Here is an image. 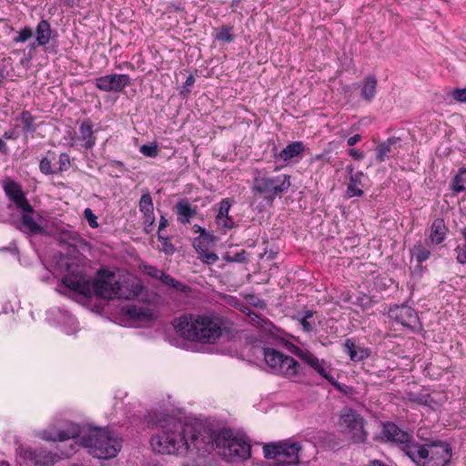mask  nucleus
<instances>
[{
    "mask_svg": "<svg viewBox=\"0 0 466 466\" xmlns=\"http://www.w3.org/2000/svg\"><path fill=\"white\" fill-rule=\"evenodd\" d=\"M139 210L143 214L145 231L149 233L155 224L153 200L149 193L143 194L139 200Z\"/></svg>",
    "mask_w": 466,
    "mask_h": 466,
    "instance_id": "16",
    "label": "nucleus"
},
{
    "mask_svg": "<svg viewBox=\"0 0 466 466\" xmlns=\"http://www.w3.org/2000/svg\"><path fill=\"white\" fill-rule=\"evenodd\" d=\"M141 269L145 274H147L156 279H159L160 274L162 273V270H160L157 268H156L152 265H149V264H142Z\"/></svg>",
    "mask_w": 466,
    "mask_h": 466,
    "instance_id": "33",
    "label": "nucleus"
},
{
    "mask_svg": "<svg viewBox=\"0 0 466 466\" xmlns=\"http://www.w3.org/2000/svg\"><path fill=\"white\" fill-rule=\"evenodd\" d=\"M407 456L418 466H445L451 457L449 444L435 442L407 447Z\"/></svg>",
    "mask_w": 466,
    "mask_h": 466,
    "instance_id": "5",
    "label": "nucleus"
},
{
    "mask_svg": "<svg viewBox=\"0 0 466 466\" xmlns=\"http://www.w3.org/2000/svg\"><path fill=\"white\" fill-rule=\"evenodd\" d=\"M36 436L48 441H65L81 436V445L93 457L107 460L116 455V441L107 431L100 428L81 430L77 424L66 420H56L47 429L38 431Z\"/></svg>",
    "mask_w": 466,
    "mask_h": 466,
    "instance_id": "2",
    "label": "nucleus"
},
{
    "mask_svg": "<svg viewBox=\"0 0 466 466\" xmlns=\"http://www.w3.org/2000/svg\"><path fill=\"white\" fill-rule=\"evenodd\" d=\"M360 139H361V136H360V135H359V134H357V135H355V136H353V137H350L348 139L347 143H348V145H349L350 147H352V146H354L355 144H357L359 141H360Z\"/></svg>",
    "mask_w": 466,
    "mask_h": 466,
    "instance_id": "47",
    "label": "nucleus"
},
{
    "mask_svg": "<svg viewBox=\"0 0 466 466\" xmlns=\"http://www.w3.org/2000/svg\"><path fill=\"white\" fill-rule=\"evenodd\" d=\"M51 38V26L46 20H41L36 26L35 40L38 46H46Z\"/></svg>",
    "mask_w": 466,
    "mask_h": 466,
    "instance_id": "24",
    "label": "nucleus"
},
{
    "mask_svg": "<svg viewBox=\"0 0 466 466\" xmlns=\"http://www.w3.org/2000/svg\"><path fill=\"white\" fill-rule=\"evenodd\" d=\"M96 86L104 91H111L116 87V75L102 76L96 79Z\"/></svg>",
    "mask_w": 466,
    "mask_h": 466,
    "instance_id": "28",
    "label": "nucleus"
},
{
    "mask_svg": "<svg viewBox=\"0 0 466 466\" xmlns=\"http://www.w3.org/2000/svg\"><path fill=\"white\" fill-rule=\"evenodd\" d=\"M182 338L202 344H214L222 335V319L212 313L183 314L173 321Z\"/></svg>",
    "mask_w": 466,
    "mask_h": 466,
    "instance_id": "3",
    "label": "nucleus"
},
{
    "mask_svg": "<svg viewBox=\"0 0 466 466\" xmlns=\"http://www.w3.org/2000/svg\"><path fill=\"white\" fill-rule=\"evenodd\" d=\"M305 150V147L303 142L295 141L289 144L286 147H284L278 155L279 159L288 162L294 157H298Z\"/></svg>",
    "mask_w": 466,
    "mask_h": 466,
    "instance_id": "21",
    "label": "nucleus"
},
{
    "mask_svg": "<svg viewBox=\"0 0 466 466\" xmlns=\"http://www.w3.org/2000/svg\"><path fill=\"white\" fill-rule=\"evenodd\" d=\"M5 192L11 201H13L18 209L29 207V203L21 188V187L14 182L9 181L5 184Z\"/></svg>",
    "mask_w": 466,
    "mask_h": 466,
    "instance_id": "17",
    "label": "nucleus"
},
{
    "mask_svg": "<svg viewBox=\"0 0 466 466\" xmlns=\"http://www.w3.org/2000/svg\"><path fill=\"white\" fill-rule=\"evenodd\" d=\"M263 357L268 369L273 373L282 374L288 378H293L299 373V364L289 355L271 348H265Z\"/></svg>",
    "mask_w": 466,
    "mask_h": 466,
    "instance_id": "6",
    "label": "nucleus"
},
{
    "mask_svg": "<svg viewBox=\"0 0 466 466\" xmlns=\"http://www.w3.org/2000/svg\"><path fill=\"white\" fill-rule=\"evenodd\" d=\"M248 316L252 325L258 328H261L265 331H270V328L272 327L270 322L264 320L256 313H249Z\"/></svg>",
    "mask_w": 466,
    "mask_h": 466,
    "instance_id": "31",
    "label": "nucleus"
},
{
    "mask_svg": "<svg viewBox=\"0 0 466 466\" xmlns=\"http://www.w3.org/2000/svg\"><path fill=\"white\" fill-rule=\"evenodd\" d=\"M176 208L177 220L182 224L189 223L190 219L196 215L195 209L187 201H179Z\"/></svg>",
    "mask_w": 466,
    "mask_h": 466,
    "instance_id": "25",
    "label": "nucleus"
},
{
    "mask_svg": "<svg viewBox=\"0 0 466 466\" xmlns=\"http://www.w3.org/2000/svg\"><path fill=\"white\" fill-rule=\"evenodd\" d=\"M347 169L350 174V182L347 187L346 194L348 198L361 197L363 190L361 189V179L363 177V172L359 171L354 173V169L351 166H348Z\"/></svg>",
    "mask_w": 466,
    "mask_h": 466,
    "instance_id": "18",
    "label": "nucleus"
},
{
    "mask_svg": "<svg viewBox=\"0 0 466 466\" xmlns=\"http://www.w3.org/2000/svg\"><path fill=\"white\" fill-rule=\"evenodd\" d=\"M199 230H201V232H202L201 235L205 234L203 229H201L200 228H197V231H199Z\"/></svg>",
    "mask_w": 466,
    "mask_h": 466,
    "instance_id": "57",
    "label": "nucleus"
},
{
    "mask_svg": "<svg viewBox=\"0 0 466 466\" xmlns=\"http://www.w3.org/2000/svg\"><path fill=\"white\" fill-rule=\"evenodd\" d=\"M157 312L149 306L128 305L118 311V325L137 326L155 321Z\"/></svg>",
    "mask_w": 466,
    "mask_h": 466,
    "instance_id": "8",
    "label": "nucleus"
},
{
    "mask_svg": "<svg viewBox=\"0 0 466 466\" xmlns=\"http://www.w3.org/2000/svg\"><path fill=\"white\" fill-rule=\"evenodd\" d=\"M127 82V76H118V87L120 86H125Z\"/></svg>",
    "mask_w": 466,
    "mask_h": 466,
    "instance_id": "50",
    "label": "nucleus"
},
{
    "mask_svg": "<svg viewBox=\"0 0 466 466\" xmlns=\"http://www.w3.org/2000/svg\"><path fill=\"white\" fill-rule=\"evenodd\" d=\"M167 226V219L161 216L158 226V233Z\"/></svg>",
    "mask_w": 466,
    "mask_h": 466,
    "instance_id": "48",
    "label": "nucleus"
},
{
    "mask_svg": "<svg viewBox=\"0 0 466 466\" xmlns=\"http://www.w3.org/2000/svg\"><path fill=\"white\" fill-rule=\"evenodd\" d=\"M232 201L229 198H224L219 203V208L216 217L228 216Z\"/></svg>",
    "mask_w": 466,
    "mask_h": 466,
    "instance_id": "34",
    "label": "nucleus"
},
{
    "mask_svg": "<svg viewBox=\"0 0 466 466\" xmlns=\"http://www.w3.org/2000/svg\"><path fill=\"white\" fill-rule=\"evenodd\" d=\"M293 352L332 385L337 384V381L331 375V366L326 360L317 358L313 353L307 350L296 348Z\"/></svg>",
    "mask_w": 466,
    "mask_h": 466,
    "instance_id": "12",
    "label": "nucleus"
},
{
    "mask_svg": "<svg viewBox=\"0 0 466 466\" xmlns=\"http://www.w3.org/2000/svg\"><path fill=\"white\" fill-rule=\"evenodd\" d=\"M457 260L458 262H460L461 264H465L466 263V253L464 252H460L457 256Z\"/></svg>",
    "mask_w": 466,
    "mask_h": 466,
    "instance_id": "49",
    "label": "nucleus"
},
{
    "mask_svg": "<svg viewBox=\"0 0 466 466\" xmlns=\"http://www.w3.org/2000/svg\"><path fill=\"white\" fill-rule=\"evenodd\" d=\"M141 280L135 275L118 270V299H133L142 291Z\"/></svg>",
    "mask_w": 466,
    "mask_h": 466,
    "instance_id": "11",
    "label": "nucleus"
},
{
    "mask_svg": "<svg viewBox=\"0 0 466 466\" xmlns=\"http://www.w3.org/2000/svg\"><path fill=\"white\" fill-rule=\"evenodd\" d=\"M452 189L456 193H460L465 190L463 185V179L461 176H456L452 181Z\"/></svg>",
    "mask_w": 466,
    "mask_h": 466,
    "instance_id": "41",
    "label": "nucleus"
},
{
    "mask_svg": "<svg viewBox=\"0 0 466 466\" xmlns=\"http://www.w3.org/2000/svg\"><path fill=\"white\" fill-rule=\"evenodd\" d=\"M451 96L459 102L465 103L466 102V86L462 87V88H456V89L452 90Z\"/></svg>",
    "mask_w": 466,
    "mask_h": 466,
    "instance_id": "39",
    "label": "nucleus"
},
{
    "mask_svg": "<svg viewBox=\"0 0 466 466\" xmlns=\"http://www.w3.org/2000/svg\"><path fill=\"white\" fill-rule=\"evenodd\" d=\"M216 223L218 227L223 230L231 229L235 225L233 218L229 216L216 217Z\"/></svg>",
    "mask_w": 466,
    "mask_h": 466,
    "instance_id": "32",
    "label": "nucleus"
},
{
    "mask_svg": "<svg viewBox=\"0 0 466 466\" xmlns=\"http://www.w3.org/2000/svg\"><path fill=\"white\" fill-rule=\"evenodd\" d=\"M140 152L146 157H156L158 153L157 147L156 145H143L140 148Z\"/></svg>",
    "mask_w": 466,
    "mask_h": 466,
    "instance_id": "37",
    "label": "nucleus"
},
{
    "mask_svg": "<svg viewBox=\"0 0 466 466\" xmlns=\"http://www.w3.org/2000/svg\"><path fill=\"white\" fill-rule=\"evenodd\" d=\"M218 38L222 41L230 42L232 41L231 28L223 27L218 35Z\"/></svg>",
    "mask_w": 466,
    "mask_h": 466,
    "instance_id": "43",
    "label": "nucleus"
},
{
    "mask_svg": "<svg viewBox=\"0 0 466 466\" xmlns=\"http://www.w3.org/2000/svg\"><path fill=\"white\" fill-rule=\"evenodd\" d=\"M22 219L19 228L26 233H43L47 226L46 219L35 212L29 205L28 208L21 209Z\"/></svg>",
    "mask_w": 466,
    "mask_h": 466,
    "instance_id": "13",
    "label": "nucleus"
},
{
    "mask_svg": "<svg viewBox=\"0 0 466 466\" xmlns=\"http://www.w3.org/2000/svg\"><path fill=\"white\" fill-rule=\"evenodd\" d=\"M6 150H7L6 144L5 143V141H4V140H2V139L0 138V152L5 153V152H6Z\"/></svg>",
    "mask_w": 466,
    "mask_h": 466,
    "instance_id": "52",
    "label": "nucleus"
},
{
    "mask_svg": "<svg viewBox=\"0 0 466 466\" xmlns=\"http://www.w3.org/2000/svg\"><path fill=\"white\" fill-rule=\"evenodd\" d=\"M382 433L388 441L400 444L406 455L407 447L417 444L411 441L412 436L409 432L401 431L394 423H386Z\"/></svg>",
    "mask_w": 466,
    "mask_h": 466,
    "instance_id": "14",
    "label": "nucleus"
},
{
    "mask_svg": "<svg viewBox=\"0 0 466 466\" xmlns=\"http://www.w3.org/2000/svg\"><path fill=\"white\" fill-rule=\"evenodd\" d=\"M411 255L418 262L421 263L430 258L431 252L428 248L419 244L413 247Z\"/></svg>",
    "mask_w": 466,
    "mask_h": 466,
    "instance_id": "30",
    "label": "nucleus"
},
{
    "mask_svg": "<svg viewBox=\"0 0 466 466\" xmlns=\"http://www.w3.org/2000/svg\"><path fill=\"white\" fill-rule=\"evenodd\" d=\"M84 215H85V218L87 220L89 226L93 228H96L98 227V223L96 221L97 218L96 216L93 213L92 209L89 208H86L84 211Z\"/></svg>",
    "mask_w": 466,
    "mask_h": 466,
    "instance_id": "38",
    "label": "nucleus"
},
{
    "mask_svg": "<svg viewBox=\"0 0 466 466\" xmlns=\"http://www.w3.org/2000/svg\"><path fill=\"white\" fill-rule=\"evenodd\" d=\"M158 280H160L163 284L170 286L183 293H187L190 291V288L187 285L175 279L173 277H171L168 274H166L164 271H162V273L160 274V278Z\"/></svg>",
    "mask_w": 466,
    "mask_h": 466,
    "instance_id": "27",
    "label": "nucleus"
},
{
    "mask_svg": "<svg viewBox=\"0 0 466 466\" xmlns=\"http://www.w3.org/2000/svg\"><path fill=\"white\" fill-rule=\"evenodd\" d=\"M321 157H322V155H317L315 157V159L319 160V159H321Z\"/></svg>",
    "mask_w": 466,
    "mask_h": 466,
    "instance_id": "56",
    "label": "nucleus"
},
{
    "mask_svg": "<svg viewBox=\"0 0 466 466\" xmlns=\"http://www.w3.org/2000/svg\"><path fill=\"white\" fill-rule=\"evenodd\" d=\"M447 234V228L442 219H436L433 221L431 226V234L429 239L435 244L441 243Z\"/></svg>",
    "mask_w": 466,
    "mask_h": 466,
    "instance_id": "23",
    "label": "nucleus"
},
{
    "mask_svg": "<svg viewBox=\"0 0 466 466\" xmlns=\"http://www.w3.org/2000/svg\"><path fill=\"white\" fill-rule=\"evenodd\" d=\"M313 317V311L312 310H307L305 311L300 318L309 319Z\"/></svg>",
    "mask_w": 466,
    "mask_h": 466,
    "instance_id": "51",
    "label": "nucleus"
},
{
    "mask_svg": "<svg viewBox=\"0 0 466 466\" xmlns=\"http://www.w3.org/2000/svg\"><path fill=\"white\" fill-rule=\"evenodd\" d=\"M377 79L375 76H368L364 79L361 95L367 101L374 98L376 94Z\"/></svg>",
    "mask_w": 466,
    "mask_h": 466,
    "instance_id": "26",
    "label": "nucleus"
},
{
    "mask_svg": "<svg viewBox=\"0 0 466 466\" xmlns=\"http://www.w3.org/2000/svg\"><path fill=\"white\" fill-rule=\"evenodd\" d=\"M349 155L356 159H359V160H361L364 158L363 152H361L358 149H354V148L349 150Z\"/></svg>",
    "mask_w": 466,
    "mask_h": 466,
    "instance_id": "44",
    "label": "nucleus"
},
{
    "mask_svg": "<svg viewBox=\"0 0 466 466\" xmlns=\"http://www.w3.org/2000/svg\"><path fill=\"white\" fill-rule=\"evenodd\" d=\"M390 315L406 327L414 328L418 323V316L415 310L408 306H396L390 309Z\"/></svg>",
    "mask_w": 466,
    "mask_h": 466,
    "instance_id": "15",
    "label": "nucleus"
},
{
    "mask_svg": "<svg viewBox=\"0 0 466 466\" xmlns=\"http://www.w3.org/2000/svg\"><path fill=\"white\" fill-rule=\"evenodd\" d=\"M399 142L396 137H390L376 147V159L384 162L393 152L394 146Z\"/></svg>",
    "mask_w": 466,
    "mask_h": 466,
    "instance_id": "22",
    "label": "nucleus"
},
{
    "mask_svg": "<svg viewBox=\"0 0 466 466\" xmlns=\"http://www.w3.org/2000/svg\"><path fill=\"white\" fill-rule=\"evenodd\" d=\"M33 35V32L29 27H25L18 32V35L14 38L15 43H24Z\"/></svg>",
    "mask_w": 466,
    "mask_h": 466,
    "instance_id": "36",
    "label": "nucleus"
},
{
    "mask_svg": "<svg viewBox=\"0 0 466 466\" xmlns=\"http://www.w3.org/2000/svg\"><path fill=\"white\" fill-rule=\"evenodd\" d=\"M70 166V157L66 153H62L59 156V170H66Z\"/></svg>",
    "mask_w": 466,
    "mask_h": 466,
    "instance_id": "42",
    "label": "nucleus"
},
{
    "mask_svg": "<svg viewBox=\"0 0 466 466\" xmlns=\"http://www.w3.org/2000/svg\"><path fill=\"white\" fill-rule=\"evenodd\" d=\"M194 82H195V78H194V76L191 75V76H189L187 78V80H186V85H187V86H192V85L194 84Z\"/></svg>",
    "mask_w": 466,
    "mask_h": 466,
    "instance_id": "53",
    "label": "nucleus"
},
{
    "mask_svg": "<svg viewBox=\"0 0 466 466\" xmlns=\"http://www.w3.org/2000/svg\"><path fill=\"white\" fill-rule=\"evenodd\" d=\"M74 452H75V451L73 450V448H71V451H68V452H66V453L64 454V456H66V457H69V456H71Z\"/></svg>",
    "mask_w": 466,
    "mask_h": 466,
    "instance_id": "54",
    "label": "nucleus"
},
{
    "mask_svg": "<svg viewBox=\"0 0 466 466\" xmlns=\"http://www.w3.org/2000/svg\"><path fill=\"white\" fill-rule=\"evenodd\" d=\"M213 241L211 236L208 234L200 235L198 238H196L193 241V246L198 252V254H201L204 252L205 248H208V245Z\"/></svg>",
    "mask_w": 466,
    "mask_h": 466,
    "instance_id": "29",
    "label": "nucleus"
},
{
    "mask_svg": "<svg viewBox=\"0 0 466 466\" xmlns=\"http://www.w3.org/2000/svg\"><path fill=\"white\" fill-rule=\"evenodd\" d=\"M161 431L151 437L152 449L160 454L185 457L196 451L201 456L218 449L227 461L250 456V444L244 435L230 430L213 431L198 420L181 421L167 418L160 421Z\"/></svg>",
    "mask_w": 466,
    "mask_h": 466,
    "instance_id": "1",
    "label": "nucleus"
},
{
    "mask_svg": "<svg viewBox=\"0 0 466 466\" xmlns=\"http://www.w3.org/2000/svg\"><path fill=\"white\" fill-rule=\"evenodd\" d=\"M63 283L85 297L95 294L106 299H112L116 296L115 274L106 269L99 270L94 282H91L82 269L69 270L63 278Z\"/></svg>",
    "mask_w": 466,
    "mask_h": 466,
    "instance_id": "4",
    "label": "nucleus"
},
{
    "mask_svg": "<svg viewBox=\"0 0 466 466\" xmlns=\"http://www.w3.org/2000/svg\"><path fill=\"white\" fill-rule=\"evenodd\" d=\"M78 139L83 142V146L86 148H92L95 146L96 137L90 120L86 119L81 123Z\"/></svg>",
    "mask_w": 466,
    "mask_h": 466,
    "instance_id": "19",
    "label": "nucleus"
},
{
    "mask_svg": "<svg viewBox=\"0 0 466 466\" xmlns=\"http://www.w3.org/2000/svg\"><path fill=\"white\" fill-rule=\"evenodd\" d=\"M199 256L203 262L208 265L214 264L218 260V256L216 253L208 250V248H205L204 252L199 254Z\"/></svg>",
    "mask_w": 466,
    "mask_h": 466,
    "instance_id": "35",
    "label": "nucleus"
},
{
    "mask_svg": "<svg viewBox=\"0 0 466 466\" xmlns=\"http://www.w3.org/2000/svg\"><path fill=\"white\" fill-rule=\"evenodd\" d=\"M0 466H11L8 462L5 461H0Z\"/></svg>",
    "mask_w": 466,
    "mask_h": 466,
    "instance_id": "55",
    "label": "nucleus"
},
{
    "mask_svg": "<svg viewBox=\"0 0 466 466\" xmlns=\"http://www.w3.org/2000/svg\"><path fill=\"white\" fill-rule=\"evenodd\" d=\"M290 187V177L279 175L273 177H258L254 179L253 190L259 194L268 195L273 198L289 189Z\"/></svg>",
    "mask_w": 466,
    "mask_h": 466,
    "instance_id": "9",
    "label": "nucleus"
},
{
    "mask_svg": "<svg viewBox=\"0 0 466 466\" xmlns=\"http://www.w3.org/2000/svg\"><path fill=\"white\" fill-rule=\"evenodd\" d=\"M344 348L350 360L353 361H361L370 355V350L367 348L357 347L353 341L347 339Z\"/></svg>",
    "mask_w": 466,
    "mask_h": 466,
    "instance_id": "20",
    "label": "nucleus"
},
{
    "mask_svg": "<svg viewBox=\"0 0 466 466\" xmlns=\"http://www.w3.org/2000/svg\"><path fill=\"white\" fill-rule=\"evenodd\" d=\"M338 427L342 434L353 441L363 442L366 440L367 432L364 430V419L350 408H344L341 410Z\"/></svg>",
    "mask_w": 466,
    "mask_h": 466,
    "instance_id": "7",
    "label": "nucleus"
},
{
    "mask_svg": "<svg viewBox=\"0 0 466 466\" xmlns=\"http://www.w3.org/2000/svg\"><path fill=\"white\" fill-rule=\"evenodd\" d=\"M16 458L20 464L28 466H51L58 460L56 454L43 450H33L24 445L17 448Z\"/></svg>",
    "mask_w": 466,
    "mask_h": 466,
    "instance_id": "10",
    "label": "nucleus"
},
{
    "mask_svg": "<svg viewBox=\"0 0 466 466\" xmlns=\"http://www.w3.org/2000/svg\"><path fill=\"white\" fill-rule=\"evenodd\" d=\"M39 168L42 173L46 175L53 174L55 171L52 169L51 162L46 157L40 161Z\"/></svg>",
    "mask_w": 466,
    "mask_h": 466,
    "instance_id": "40",
    "label": "nucleus"
},
{
    "mask_svg": "<svg viewBox=\"0 0 466 466\" xmlns=\"http://www.w3.org/2000/svg\"><path fill=\"white\" fill-rule=\"evenodd\" d=\"M299 320H300V324L302 325V328L305 331L310 332L312 330V329H313L312 325L309 322L308 319L300 318Z\"/></svg>",
    "mask_w": 466,
    "mask_h": 466,
    "instance_id": "46",
    "label": "nucleus"
},
{
    "mask_svg": "<svg viewBox=\"0 0 466 466\" xmlns=\"http://www.w3.org/2000/svg\"><path fill=\"white\" fill-rule=\"evenodd\" d=\"M163 245H164V251L167 254H171L174 252L175 248H174L173 245L171 243H169L167 238H164Z\"/></svg>",
    "mask_w": 466,
    "mask_h": 466,
    "instance_id": "45",
    "label": "nucleus"
}]
</instances>
